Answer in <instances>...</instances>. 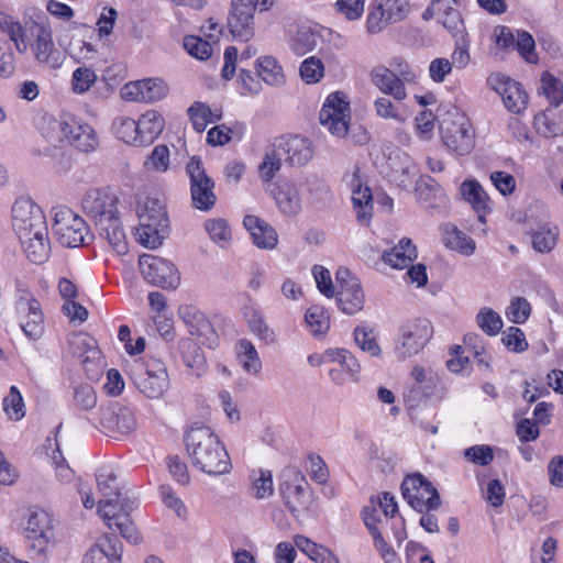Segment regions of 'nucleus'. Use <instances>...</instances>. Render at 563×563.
<instances>
[{"label": "nucleus", "mask_w": 563, "mask_h": 563, "mask_svg": "<svg viewBox=\"0 0 563 563\" xmlns=\"http://www.w3.org/2000/svg\"><path fill=\"white\" fill-rule=\"evenodd\" d=\"M178 316L184 321L191 335L198 336L202 344L214 349L219 344V336L206 314L195 305H181Z\"/></svg>", "instance_id": "obj_20"}, {"label": "nucleus", "mask_w": 563, "mask_h": 563, "mask_svg": "<svg viewBox=\"0 0 563 563\" xmlns=\"http://www.w3.org/2000/svg\"><path fill=\"white\" fill-rule=\"evenodd\" d=\"M141 145L152 143L163 131L164 118L155 110H148L136 121Z\"/></svg>", "instance_id": "obj_35"}, {"label": "nucleus", "mask_w": 563, "mask_h": 563, "mask_svg": "<svg viewBox=\"0 0 563 563\" xmlns=\"http://www.w3.org/2000/svg\"><path fill=\"white\" fill-rule=\"evenodd\" d=\"M284 159L290 166H303L313 155V148L308 139L301 136H283L276 139Z\"/></svg>", "instance_id": "obj_26"}, {"label": "nucleus", "mask_w": 563, "mask_h": 563, "mask_svg": "<svg viewBox=\"0 0 563 563\" xmlns=\"http://www.w3.org/2000/svg\"><path fill=\"white\" fill-rule=\"evenodd\" d=\"M15 71V55L3 35L0 33V76L11 77Z\"/></svg>", "instance_id": "obj_60"}, {"label": "nucleus", "mask_w": 563, "mask_h": 563, "mask_svg": "<svg viewBox=\"0 0 563 563\" xmlns=\"http://www.w3.org/2000/svg\"><path fill=\"white\" fill-rule=\"evenodd\" d=\"M96 481L99 490L104 497L103 500L112 499L120 505L122 499L129 497L126 493H122L117 484V474L111 467L102 466L96 474Z\"/></svg>", "instance_id": "obj_36"}, {"label": "nucleus", "mask_w": 563, "mask_h": 563, "mask_svg": "<svg viewBox=\"0 0 563 563\" xmlns=\"http://www.w3.org/2000/svg\"><path fill=\"white\" fill-rule=\"evenodd\" d=\"M30 32L34 41L30 44L35 60L51 69H58L64 63L63 54L55 47L52 30L44 23L33 22Z\"/></svg>", "instance_id": "obj_17"}, {"label": "nucleus", "mask_w": 563, "mask_h": 563, "mask_svg": "<svg viewBox=\"0 0 563 563\" xmlns=\"http://www.w3.org/2000/svg\"><path fill=\"white\" fill-rule=\"evenodd\" d=\"M205 229L210 239L219 244L227 243L231 240V230L223 219H210L205 223Z\"/></svg>", "instance_id": "obj_61"}, {"label": "nucleus", "mask_w": 563, "mask_h": 563, "mask_svg": "<svg viewBox=\"0 0 563 563\" xmlns=\"http://www.w3.org/2000/svg\"><path fill=\"white\" fill-rule=\"evenodd\" d=\"M401 493L407 503L419 512L435 510L440 506L438 490L419 473L408 475L402 481Z\"/></svg>", "instance_id": "obj_14"}, {"label": "nucleus", "mask_w": 563, "mask_h": 563, "mask_svg": "<svg viewBox=\"0 0 563 563\" xmlns=\"http://www.w3.org/2000/svg\"><path fill=\"white\" fill-rule=\"evenodd\" d=\"M527 234L531 239L532 249L536 252L550 253L556 245L559 239V228L551 222H526Z\"/></svg>", "instance_id": "obj_28"}, {"label": "nucleus", "mask_w": 563, "mask_h": 563, "mask_svg": "<svg viewBox=\"0 0 563 563\" xmlns=\"http://www.w3.org/2000/svg\"><path fill=\"white\" fill-rule=\"evenodd\" d=\"M285 476L287 479L279 485L280 495L292 516L299 518L310 510L313 494L306 477L299 471L290 470Z\"/></svg>", "instance_id": "obj_10"}, {"label": "nucleus", "mask_w": 563, "mask_h": 563, "mask_svg": "<svg viewBox=\"0 0 563 563\" xmlns=\"http://www.w3.org/2000/svg\"><path fill=\"white\" fill-rule=\"evenodd\" d=\"M23 536L26 549L34 560L46 561L47 551L55 540L53 517L44 509H32L27 514Z\"/></svg>", "instance_id": "obj_4"}, {"label": "nucleus", "mask_w": 563, "mask_h": 563, "mask_svg": "<svg viewBox=\"0 0 563 563\" xmlns=\"http://www.w3.org/2000/svg\"><path fill=\"white\" fill-rule=\"evenodd\" d=\"M279 212L288 218L297 216L301 209V195L296 184L283 181L272 191Z\"/></svg>", "instance_id": "obj_30"}, {"label": "nucleus", "mask_w": 563, "mask_h": 563, "mask_svg": "<svg viewBox=\"0 0 563 563\" xmlns=\"http://www.w3.org/2000/svg\"><path fill=\"white\" fill-rule=\"evenodd\" d=\"M12 229L26 257L35 264L44 263L51 252L48 229L43 210L30 198H19L11 210Z\"/></svg>", "instance_id": "obj_1"}, {"label": "nucleus", "mask_w": 563, "mask_h": 563, "mask_svg": "<svg viewBox=\"0 0 563 563\" xmlns=\"http://www.w3.org/2000/svg\"><path fill=\"white\" fill-rule=\"evenodd\" d=\"M418 256L417 247L408 238L399 240L390 251L382 254V260L391 268L404 269L408 267Z\"/></svg>", "instance_id": "obj_32"}, {"label": "nucleus", "mask_w": 563, "mask_h": 563, "mask_svg": "<svg viewBox=\"0 0 563 563\" xmlns=\"http://www.w3.org/2000/svg\"><path fill=\"white\" fill-rule=\"evenodd\" d=\"M439 129L443 144L457 155L470 154L474 148V130L463 114L456 113L455 119H443Z\"/></svg>", "instance_id": "obj_13"}, {"label": "nucleus", "mask_w": 563, "mask_h": 563, "mask_svg": "<svg viewBox=\"0 0 563 563\" xmlns=\"http://www.w3.org/2000/svg\"><path fill=\"white\" fill-rule=\"evenodd\" d=\"M317 45V34L308 26H300L289 41V48L297 56L311 52Z\"/></svg>", "instance_id": "obj_48"}, {"label": "nucleus", "mask_w": 563, "mask_h": 563, "mask_svg": "<svg viewBox=\"0 0 563 563\" xmlns=\"http://www.w3.org/2000/svg\"><path fill=\"white\" fill-rule=\"evenodd\" d=\"M371 80L384 95L391 96L396 101L407 98L404 80L385 66H376L371 71Z\"/></svg>", "instance_id": "obj_29"}, {"label": "nucleus", "mask_w": 563, "mask_h": 563, "mask_svg": "<svg viewBox=\"0 0 563 563\" xmlns=\"http://www.w3.org/2000/svg\"><path fill=\"white\" fill-rule=\"evenodd\" d=\"M252 485L250 493L257 499H264L273 495V475L271 471L257 470L251 474Z\"/></svg>", "instance_id": "obj_49"}, {"label": "nucleus", "mask_w": 563, "mask_h": 563, "mask_svg": "<svg viewBox=\"0 0 563 563\" xmlns=\"http://www.w3.org/2000/svg\"><path fill=\"white\" fill-rule=\"evenodd\" d=\"M14 310L19 325L26 338L37 340L44 332L41 303L20 280L15 283Z\"/></svg>", "instance_id": "obj_5"}, {"label": "nucleus", "mask_w": 563, "mask_h": 563, "mask_svg": "<svg viewBox=\"0 0 563 563\" xmlns=\"http://www.w3.org/2000/svg\"><path fill=\"white\" fill-rule=\"evenodd\" d=\"M340 289L336 294L339 308L346 314H354L364 306V292L360 280L347 268L341 267L335 274Z\"/></svg>", "instance_id": "obj_19"}, {"label": "nucleus", "mask_w": 563, "mask_h": 563, "mask_svg": "<svg viewBox=\"0 0 563 563\" xmlns=\"http://www.w3.org/2000/svg\"><path fill=\"white\" fill-rule=\"evenodd\" d=\"M540 92L550 106L559 107L563 102V82L551 73L544 71L540 79Z\"/></svg>", "instance_id": "obj_47"}, {"label": "nucleus", "mask_w": 563, "mask_h": 563, "mask_svg": "<svg viewBox=\"0 0 563 563\" xmlns=\"http://www.w3.org/2000/svg\"><path fill=\"white\" fill-rule=\"evenodd\" d=\"M97 405V395L92 386L85 384L75 388L74 406L79 410H90Z\"/></svg>", "instance_id": "obj_62"}, {"label": "nucleus", "mask_w": 563, "mask_h": 563, "mask_svg": "<svg viewBox=\"0 0 563 563\" xmlns=\"http://www.w3.org/2000/svg\"><path fill=\"white\" fill-rule=\"evenodd\" d=\"M358 172L356 168L351 175V199L358 222L368 224L373 216V196L371 188L363 186Z\"/></svg>", "instance_id": "obj_27"}, {"label": "nucleus", "mask_w": 563, "mask_h": 563, "mask_svg": "<svg viewBox=\"0 0 563 563\" xmlns=\"http://www.w3.org/2000/svg\"><path fill=\"white\" fill-rule=\"evenodd\" d=\"M136 507L137 500L132 497L123 498L120 505L114 504L112 499H107L99 501L98 512L109 529L113 530L115 528L122 538L131 543H137L141 539L140 533L129 517V514Z\"/></svg>", "instance_id": "obj_9"}, {"label": "nucleus", "mask_w": 563, "mask_h": 563, "mask_svg": "<svg viewBox=\"0 0 563 563\" xmlns=\"http://www.w3.org/2000/svg\"><path fill=\"white\" fill-rule=\"evenodd\" d=\"M256 71L264 82L269 86H283L286 81L283 67L273 56H262L256 59Z\"/></svg>", "instance_id": "obj_39"}, {"label": "nucleus", "mask_w": 563, "mask_h": 563, "mask_svg": "<svg viewBox=\"0 0 563 563\" xmlns=\"http://www.w3.org/2000/svg\"><path fill=\"white\" fill-rule=\"evenodd\" d=\"M235 353L239 364L246 373L256 375L261 372L262 361L255 345L250 340H239L235 344Z\"/></svg>", "instance_id": "obj_38"}, {"label": "nucleus", "mask_w": 563, "mask_h": 563, "mask_svg": "<svg viewBox=\"0 0 563 563\" xmlns=\"http://www.w3.org/2000/svg\"><path fill=\"white\" fill-rule=\"evenodd\" d=\"M140 243L150 249H155L163 243V240L168 234V229H162L159 227H152L151 223L140 222L136 229Z\"/></svg>", "instance_id": "obj_52"}, {"label": "nucleus", "mask_w": 563, "mask_h": 563, "mask_svg": "<svg viewBox=\"0 0 563 563\" xmlns=\"http://www.w3.org/2000/svg\"><path fill=\"white\" fill-rule=\"evenodd\" d=\"M119 199L108 188L88 190L81 201L82 210L93 221L100 236L119 255L128 253V241L118 212Z\"/></svg>", "instance_id": "obj_2"}, {"label": "nucleus", "mask_w": 563, "mask_h": 563, "mask_svg": "<svg viewBox=\"0 0 563 563\" xmlns=\"http://www.w3.org/2000/svg\"><path fill=\"white\" fill-rule=\"evenodd\" d=\"M327 356L330 358V362L338 363V365L343 368L350 378H356L361 366L355 356H353L347 350L328 349Z\"/></svg>", "instance_id": "obj_50"}, {"label": "nucleus", "mask_w": 563, "mask_h": 563, "mask_svg": "<svg viewBox=\"0 0 563 563\" xmlns=\"http://www.w3.org/2000/svg\"><path fill=\"white\" fill-rule=\"evenodd\" d=\"M409 13V0H373L367 9L365 31L377 35L388 25L406 20Z\"/></svg>", "instance_id": "obj_8"}, {"label": "nucleus", "mask_w": 563, "mask_h": 563, "mask_svg": "<svg viewBox=\"0 0 563 563\" xmlns=\"http://www.w3.org/2000/svg\"><path fill=\"white\" fill-rule=\"evenodd\" d=\"M183 362L191 368L196 375H201L206 368V358L202 350L189 338L181 339L178 343Z\"/></svg>", "instance_id": "obj_40"}, {"label": "nucleus", "mask_w": 563, "mask_h": 563, "mask_svg": "<svg viewBox=\"0 0 563 563\" xmlns=\"http://www.w3.org/2000/svg\"><path fill=\"white\" fill-rule=\"evenodd\" d=\"M186 175L189 178V189L192 206L200 211L211 210L217 202L216 183L207 174L200 157L192 156L186 164Z\"/></svg>", "instance_id": "obj_6"}, {"label": "nucleus", "mask_w": 563, "mask_h": 563, "mask_svg": "<svg viewBox=\"0 0 563 563\" xmlns=\"http://www.w3.org/2000/svg\"><path fill=\"white\" fill-rule=\"evenodd\" d=\"M461 194L466 202L478 213L488 210V196L482 185L475 180H465L461 185Z\"/></svg>", "instance_id": "obj_42"}, {"label": "nucleus", "mask_w": 563, "mask_h": 563, "mask_svg": "<svg viewBox=\"0 0 563 563\" xmlns=\"http://www.w3.org/2000/svg\"><path fill=\"white\" fill-rule=\"evenodd\" d=\"M100 424L106 432L128 434L136 429L133 412L125 407L110 406L101 409Z\"/></svg>", "instance_id": "obj_24"}, {"label": "nucleus", "mask_w": 563, "mask_h": 563, "mask_svg": "<svg viewBox=\"0 0 563 563\" xmlns=\"http://www.w3.org/2000/svg\"><path fill=\"white\" fill-rule=\"evenodd\" d=\"M123 545L115 534L106 533L85 554L82 563H121Z\"/></svg>", "instance_id": "obj_25"}, {"label": "nucleus", "mask_w": 563, "mask_h": 563, "mask_svg": "<svg viewBox=\"0 0 563 563\" xmlns=\"http://www.w3.org/2000/svg\"><path fill=\"white\" fill-rule=\"evenodd\" d=\"M168 93L167 84L159 78H146L125 84L121 97L126 101L152 103L164 99Z\"/></svg>", "instance_id": "obj_22"}, {"label": "nucleus", "mask_w": 563, "mask_h": 563, "mask_svg": "<svg viewBox=\"0 0 563 563\" xmlns=\"http://www.w3.org/2000/svg\"><path fill=\"white\" fill-rule=\"evenodd\" d=\"M374 109L377 117L385 120H395L402 122L404 115L400 113L399 108L387 97H379L374 102Z\"/></svg>", "instance_id": "obj_64"}, {"label": "nucleus", "mask_w": 563, "mask_h": 563, "mask_svg": "<svg viewBox=\"0 0 563 563\" xmlns=\"http://www.w3.org/2000/svg\"><path fill=\"white\" fill-rule=\"evenodd\" d=\"M185 444L191 464L211 476L229 474L232 470L229 453L213 430L202 423H194L185 432Z\"/></svg>", "instance_id": "obj_3"}, {"label": "nucleus", "mask_w": 563, "mask_h": 563, "mask_svg": "<svg viewBox=\"0 0 563 563\" xmlns=\"http://www.w3.org/2000/svg\"><path fill=\"white\" fill-rule=\"evenodd\" d=\"M131 378L136 388L151 399L159 398L169 387L167 369L159 360L135 362Z\"/></svg>", "instance_id": "obj_7"}, {"label": "nucleus", "mask_w": 563, "mask_h": 563, "mask_svg": "<svg viewBox=\"0 0 563 563\" xmlns=\"http://www.w3.org/2000/svg\"><path fill=\"white\" fill-rule=\"evenodd\" d=\"M305 322L308 331L313 336L323 335L330 329V317L320 306H312L306 311Z\"/></svg>", "instance_id": "obj_45"}, {"label": "nucleus", "mask_w": 563, "mask_h": 563, "mask_svg": "<svg viewBox=\"0 0 563 563\" xmlns=\"http://www.w3.org/2000/svg\"><path fill=\"white\" fill-rule=\"evenodd\" d=\"M488 80L493 89L500 95L505 107L509 111L519 113L526 109L528 97L519 82L499 75L490 76Z\"/></svg>", "instance_id": "obj_23"}, {"label": "nucleus", "mask_w": 563, "mask_h": 563, "mask_svg": "<svg viewBox=\"0 0 563 563\" xmlns=\"http://www.w3.org/2000/svg\"><path fill=\"white\" fill-rule=\"evenodd\" d=\"M78 344L85 347L84 352L79 354V358L87 373L98 375L102 366L101 351L96 345L92 338L82 334L77 338Z\"/></svg>", "instance_id": "obj_41"}, {"label": "nucleus", "mask_w": 563, "mask_h": 563, "mask_svg": "<svg viewBox=\"0 0 563 563\" xmlns=\"http://www.w3.org/2000/svg\"><path fill=\"white\" fill-rule=\"evenodd\" d=\"M52 229L58 243L66 247L82 245L89 232L86 221L66 207L55 211Z\"/></svg>", "instance_id": "obj_12"}, {"label": "nucleus", "mask_w": 563, "mask_h": 563, "mask_svg": "<svg viewBox=\"0 0 563 563\" xmlns=\"http://www.w3.org/2000/svg\"><path fill=\"white\" fill-rule=\"evenodd\" d=\"M299 73L306 84H317L324 76V66L321 59L310 56L301 63Z\"/></svg>", "instance_id": "obj_56"}, {"label": "nucleus", "mask_w": 563, "mask_h": 563, "mask_svg": "<svg viewBox=\"0 0 563 563\" xmlns=\"http://www.w3.org/2000/svg\"><path fill=\"white\" fill-rule=\"evenodd\" d=\"M350 104L342 92H333L325 99L319 113L320 123L338 137H343L349 132Z\"/></svg>", "instance_id": "obj_16"}, {"label": "nucleus", "mask_w": 563, "mask_h": 563, "mask_svg": "<svg viewBox=\"0 0 563 563\" xmlns=\"http://www.w3.org/2000/svg\"><path fill=\"white\" fill-rule=\"evenodd\" d=\"M64 137L76 148L89 153L97 148L99 139L93 128L81 118L65 113L56 122Z\"/></svg>", "instance_id": "obj_18"}, {"label": "nucleus", "mask_w": 563, "mask_h": 563, "mask_svg": "<svg viewBox=\"0 0 563 563\" xmlns=\"http://www.w3.org/2000/svg\"><path fill=\"white\" fill-rule=\"evenodd\" d=\"M139 266L143 277L154 286L175 289L179 285L178 269L168 260L152 254H143L139 258Z\"/></svg>", "instance_id": "obj_15"}, {"label": "nucleus", "mask_w": 563, "mask_h": 563, "mask_svg": "<svg viewBox=\"0 0 563 563\" xmlns=\"http://www.w3.org/2000/svg\"><path fill=\"white\" fill-rule=\"evenodd\" d=\"M416 195L419 202L428 209L439 207L446 199L443 188L429 176L420 177L416 183Z\"/></svg>", "instance_id": "obj_33"}, {"label": "nucleus", "mask_w": 563, "mask_h": 563, "mask_svg": "<svg viewBox=\"0 0 563 563\" xmlns=\"http://www.w3.org/2000/svg\"><path fill=\"white\" fill-rule=\"evenodd\" d=\"M187 113L192 122L194 129L199 133L205 131L207 125L216 120L210 107L200 101L194 102L188 108Z\"/></svg>", "instance_id": "obj_54"}, {"label": "nucleus", "mask_w": 563, "mask_h": 563, "mask_svg": "<svg viewBox=\"0 0 563 563\" xmlns=\"http://www.w3.org/2000/svg\"><path fill=\"white\" fill-rule=\"evenodd\" d=\"M97 74L90 67H78L73 71L71 89L77 95H82L96 84Z\"/></svg>", "instance_id": "obj_55"}, {"label": "nucleus", "mask_w": 563, "mask_h": 563, "mask_svg": "<svg viewBox=\"0 0 563 563\" xmlns=\"http://www.w3.org/2000/svg\"><path fill=\"white\" fill-rule=\"evenodd\" d=\"M478 327L488 335H496L503 328L500 316L490 308H482L476 316Z\"/></svg>", "instance_id": "obj_57"}, {"label": "nucleus", "mask_w": 563, "mask_h": 563, "mask_svg": "<svg viewBox=\"0 0 563 563\" xmlns=\"http://www.w3.org/2000/svg\"><path fill=\"white\" fill-rule=\"evenodd\" d=\"M443 242L446 247L457 251L465 256L474 254L476 249L475 241L452 224L443 227Z\"/></svg>", "instance_id": "obj_37"}, {"label": "nucleus", "mask_w": 563, "mask_h": 563, "mask_svg": "<svg viewBox=\"0 0 563 563\" xmlns=\"http://www.w3.org/2000/svg\"><path fill=\"white\" fill-rule=\"evenodd\" d=\"M255 7L251 0H231L228 27L234 38L247 42L254 36Z\"/></svg>", "instance_id": "obj_21"}, {"label": "nucleus", "mask_w": 563, "mask_h": 563, "mask_svg": "<svg viewBox=\"0 0 563 563\" xmlns=\"http://www.w3.org/2000/svg\"><path fill=\"white\" fill-rule=\"evenodd\" d=\"M244 317L250 330L267 344L276 342L275 331L268 327L263 311L256 306L245 307Z\"/></svg>", "instance_id": "obj_34"}, {"label": "nucleus", "mask_w": 563, "mask_h": 563, "mask_svg": "<svg viewBox=\"0 0 563 563\" xmlns=\"http://www.w3.org/2000/svg\"><path fill=\"white\" fill-rule=\"evenodd\" d=\"M365 0H336L334 8L347 21H356L364 13Z\"/></svg>", "instance_id": "obj_63"}, {"label": "nucleus", "mask_w": 563, "mask_h": 563, "mask_svg": "<svg viewBox=\"0 0 563 563\" xmlns=\"http://www.w3.org/2000/svg\"><path fill=\"white\" fill-rule=\"evenodd\" d=\"M3 411L10 420L19 421L25 416V404L16 386H11L2 401Z\"/></svg>", "instance_id": "obj_51"}, {"label": "nucleus", "mask_w": 563, "mask_h": 563, "mask_svg": "<svg viewBox=\"0 0 563 563\" xmlns=\"http://www.w3.org/2000/svg\"><path fill=\"white\" fill-rule=\"evenodd\" d=\"M139 219L140 222L151 223L152 227L169 228L165 207L156 199L146 200L144 208L139 212Z\"/></svg>", "instance_id": "obj_43"}, {"label": "nucleus", "mask_w": 563, "mask_h": 563, "mask_svg": "<svg viewBox=\"0 0 563 563\" xmlns=\"http://www.w3.org/2000/svg\"><path fill=\"white\" fill-rule=\"evenodd\" d=\"M354 341L363 352L369 353L372 356L380 354L374 330L368 325H358L354 329Z\"/></svg>", "instance_id": "obj_53"}, {"label": "nucleus", "mask_w": 563, "mask_h": 563, "mask_svg": "<svg viewBox=\"0 0 563 563\" xmlns=\"http://www.w3.org/2000/svg\"><path fill=\"white\" fill-rule=\"evenodd\" d=\"M531 313V306L523 297H516L510 301L506 311L508 320L512 323L522 324L527 321Z\"/></svg>", "instance_id": "obj_59"}, {"label": "nucleus", "mask_w": 563, "mask_h": 563, "mask_svg": "<svg viewBox=\"0 0 563 563\" xmlns=\"http://www.w3.org/2000/svg\"><path fill=\"white\" fill-rule=\"evenodd\" d=\"M115 136L126 144L141 146L137 122L128 117H119L112 122Z\"/></svg>", "instance_id": "obj_46"}, {"label": "nucleus", "mask_w": 563, "mask_h": 563, "mask_svg": "<svg viewBox=\"0 0 563 563\" xmlns=\"http://www.w3.org/2000/svg\"><path fill=\"white\" fill-rule=\"evenodd\" d=\"M284 155L278 147V143L275 140L272 147L265 152L263 162L258 166V174L263 181H271L275 175L279 172Z\"/></svg>", "instance_id": "obj_44"}, {"label": "nucleus", "mask_w": 563, "mask_h": 563, "mask_svg": "<svg viewBox=\"0 0 563 563\" xmlns=\"http://www.w3.org/2000/svg\"><path fill=\"white\" fill-rule=\"evenodd\" d=\"M184 48L189 55L200 60L208 59L212 54L210 43L195 35L184 37Z\"/></svg>", "instance_id": "obj_58"}, {"label": "nucleus", "mask_w": 563, "mask_h": 563, "mask_svg": "<svg viewBox=\"0 0 563 563\" xmlns=\"http://www.w3.org/2000/svg\"><path fill=\"white\" fill-rule=\"evenodd\" d=\"M432 325L426 319H416L400 327L395 343V353L399 360H406L423 350L432 336Z\"/></svg>", "instance_id": "obj_11"}, {"label": "nucleus", "mask_w": 563, "mask_h": 563, "mask_svg": "<svg viewBox=\"0 0 563 563\" xmlns=\"http://www.w3.org/2000/svg\"><path fill=\"white\" fill-rule=\"evenodd\" d=\"M244 228L250 232L253 243L265 250H273L278 242L276 230L263 219L247 214L243 219Z\"/></svg>", "instance_id": "obj_31"}]
</instances>
